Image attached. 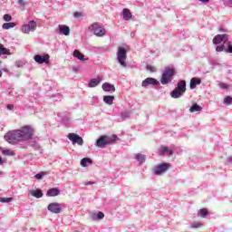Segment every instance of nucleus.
<instances>
[{"label": "nucleus", "instance_id": "obj_11", "mask_svg": "<svg viewBox=\"0 0 232 232\" xmlns=\"http://www.w3.org/2000/svg\"><path fill=\"white\" fill-rule=\"evenodd\" d=\"M47 209L51 211V213H54L55 215H59L61 213V204L57 202H53L48 205Z\"/></svg>", "mask_w": 232, "mask_h": 232}, {"label": "nucleus", "instance_id": "obj_32", "mask_svg": "<svg viewBox=\"0 0 232 232\" xmlns=\"http://www.w3.org/2000/svg\"><path fill=\"white\" fill-rule=\"evenodd\" d=\"M160 151L162 155H166V153H169V155H173V150H168V147L166 146H161Z\"/></svg>", "mask_w": 232, "mask_h": 232}, {"label": "nucleus", "instance_id": "obj_5", "mask_svg": "<svg viewBox=\"0 0 232 232\" xmlns=\"http://www.w3.org/2000/svg\"><path fill=\"white\" fill-rule=\"evenodd\" d=\"M127 53H128V51H126V48L124 47L118 48L117 59L121 66H126V59L128 57Z\"/></svg>", "mask_w": 232, "mask_h": 232}, {"label": "nucleus", "instance_id": "obj_45", "mask_svg": "<svg viewBox=\"0 0 232 232\" xmlns=\"http://www.w3.org/2000/svg\"><path fill=\"white\" fill-rule=\"evenodd\" d=\"M92 184H95V182L88 181L84 184V186H92Z\"/></svg>", "mask_w": 232, "mask_h": 232}, {"label": "nucleus", "instance_id": "obj_53", "mask_svg": "<svg viewBox=\"0 0 232 232\" xmlns=\"http://www.w3.org/2000/svg\"><path fill=\"white\" fill-rule=\"evenodd\" d=\"M0 64H1V61H0Z\"/></svg>", "mask_w": 232, "mask_h": 232}, {"label": "nucleus", "instance_id": "obj_26", "mask_svg": "<svg viewBox=\"0 0 232 232\" xmlns=\"http://www.w3.org/2000/svg\"><path fill=\"white\" fill-rule=\"evenodd\" d=\"M30 193L35 198H41L43 197V191L41 189L32 190Z\"/></svg>", "mask_w": 232, "mask_h": 232}, {"label": "nucleus", "instance_id": "obj_20", "mask_svg": "<svg viewBox=\"0 0 232 232\" xmlns=\"http://www.w3.org/2000/svg\"><path fill=\"white\" fill-rule=\"evenodd\" d=\"M2 154L5 155V157H15V152L12 150H5L1 149Z\"/></svg>", "mask_w": 232, "mask_h": 232}, {"label": "nucleus", "instance_id": "obj_27", "mask_svg": "<svg viewBox=\"0 0 232 232\" xmlns=\"http://www.w3.org/2000/svg\"><path fill=\"white\" fill-rule=\"evenodd\" d=\"M16 25H17V24H15V23H5V24H3L2 28L4 30H10V28H14Z\"/></svg>", "mask_w": 232, "mask_h": 232}, {"label": "nucleus", "instance_id": "obj_2", "mask_svg": "<svg viewBox=\"0 0 232 232\" xmlns=\"http://www.w3.org/2000/svg\"><path fill=\"white\" fill-rule=\"evenodd\" d=\"M115 142H117V135H102L96 140L95 146H97V148H106V146Z\"/></svg>", "mask_w": 232, "mask_h": 232}, {"label": "nucleus", "instance_id": "obj_1", "mask_svg": "<svg viewBox=\"0 0 232 232\" xmlns=\"http://www.w3.org/2000/svg\"><path fill=\"white\" fill-rule=\"evenodd\" d=\"M34 137V129L30 126H24L19 130H11L5 135V140L9 144H17L24 140H31Z\"/></svg>", "mask_w": 232, "mask_h": 232}, {"label": "nucleus", "instance_id": "obj_23", "mask_svg": "<svg viewBox=\"0 0 232 232\" xmlns=\"http://www.w3.org/2000/svg\"><path fill=\"white\" fill-rule=\"evenodd\" d=\"M135 159L140 164L146 162V156L144 154L138 153L135 155Z\"/></svg>", "mask_w": 232, "mask_h": 232}, {"label": "nucleus", "instance_id": "obj_10", "mask_svg": "<svg viewBox=\"0 0 232 232\" xmlns=\"http://www.w3.org/2000/svg\"><path fill=\"white\" fill-rule=\"evenodd\" d=\"M229 41V37L227 34H218L213 38V44H220V43H227Z\"/></svg>", "mask_w": 232, "mask_h": 232}, {"label": "nucleus", "instance_id": "obj_41", "mask_svg": "<svg viewBox=\"0 0 232 232\" xmlns=\"http://www.w3.org/2000/svg\"><path fill=\"white\" fill-rule=\"evenodd\" d=\"M147 70H149V72H155V67H153V66H151V65H148V66H147Z\"/></svg>", "mask_w": 232, "mask_h": 232}, {"label": "nucleus", "instance_id": "obj_4", "mask_svg": "<svg viewBox=\"0 0 232 232\" xmlns=\"http://www.w3.org/2000/svg\"><path fill=\"white\" fill-rule=\"evenodd\" d=\"M89 30L91 32H93L94 35H96L97 37H102L106 34V30L101 27L98 23L92 24L89 26Z\"/></svg>", "mask_w": 232, "mask_h": 232}, {"label": "nucleus", "instance_id": "obj_34", "mask_svg": "<svg viewBox=\"0 0 232 232\" xmlns=\"http://www.w3.org/2000/svg\"><path fill=\"white\" fill-rule=\"evenodd\" d=\"M14 200V198H0V202H2L3 204L6 203H10Z\"/></svg>", "mask_w": 232, "mask_h": 232}, {"label": "nucleus", "instance_id": "obj_16", "mask_svg": "<svg viewBox=\"0 0 232 232\" xmlns=\"http://www.w3.org/2000/svg\"><path fill=\"white\" fill-rule=\"evenodd\" d=\"M102 88L103 92H115V86L110 82H104Z\"/></svg>", "mask_w": 232, "mask_h": 232}, {"label": "nucleus", "instance_id": "obj_18", "mask_svg": "<svg viewBox=\"0 0 232 232\" xmlns=\"http://www.w3.org/2000/svg\"><path fill=\"white\" fill-rule=\"evenodd\" d=\"M200 82H202L200 81V79H198V78H192L190 80V84H189L190 90H195V88H197V85L200 84Z\"/></svg>", "mask_w": 232, "mask_h": 232}, {"label": "nucleus", "instance_id": "obj_17", "mask_svg": "<svg viewBox=\"0 0 232 232\" xmlns=\"http://www.w3.org/2000/svg\"><path fill=\"white\" fill-rule=\"evenodd\" d=\"M170 95L172 99H179V97H182L184 95V92H182V91L178 90L176 88L171 92Z\"/></svg>", "mask_w": 232, "mask_h": 232}, {"label": "nucleus", "instance_id": "obj_14", "mask_svg": "<svg viewBox=\"0 0 232 232\" xmlns=\"http://www.w3.org/2000/svg\"><path fill=\"white\" fill-rule=\"evenodd\" d=\"M58 195H61V190L57 188H53L47 190V197H57Z\"/></svg>", "mask_w": 232, "mask_h": 232}, {"label": "nucleus", "instance_id": "obj_9", "mask_svg": "<svg viewBox=\"0 0 232 232\" xmlns=\"http://www.w3.org/2000/svg\"><path fill=\"white\" fill-rule=\"evenodd\" d=\"M37 28V23L35 21H30L28 24H24L22 26L23 34H30V32H34Z\"/></svg>", "mask_w": 232, "mask_h": 232}, {"label": "nucleus", "instance_id": "obj_3", "mask_svg": "<svg viewBox=\"0 0 232 232\" xmlns=\"http://www.w3.org/2000/svg\"><path fill=\"white\" fill-rule=\"evenodd\" d=\"M173 75H175V68L166 67L160 79L161 84H169L173 81Z\"/></svg>", "mask_w": 232, "mask_h": 232}, {"label": "nucleus", "instance_id": "obj_36", "mask_svg": "<svg viewBox=\"0 0 232 232\" xmlns=\"http://www.w3.org/2000/svg\"><path fill=\"white\" fill-rule=\"evenodd\" d=\"M225 104H232V98H231V96H227L225 98Z\"/></svg>", "mask_w": 232, "mask_h": 232}, {"label": "nucleus", "instance_id": "obj_48", "mask_svg": "<svg viewBox=\"0 0 232 232\" xmlns=\"http://www.w3.org/2000/svg\"><path fill=\"white\" fill-rule=\"evenodd\" d=\"M200 1L201 3H209V0H198Z\"/></svg>", "mask_w": 232, "mask_h": 232}, {"label": "nucleus", "instance_id": "obj_8", "mask_svg": "<svg viewBox=\"0 0 232 232\" xmlns=\"http://www.w3.org/2000/svg\"><path fill=\"white\" fill-rule=\"evenodd\" d=\"M35 63L38 64H50V55L49 54H44V55H39L36 54L34 57Z\"/></svg>", "mask_w": 232, "mask_h": 232}, {"label": "nucleus", "instance_id": "obj_7", "mask_svg": "<svg viewBox=\"0 0 232 232\" xmlns=\"http://www.w3.org/2000/svg\"><path fill=\"white\" fill-rule=\"evenodd\" d=\"M171 168V165L169 163H161L159 164L155 169H154V175H162V173H166L168 169Z\"/></svg>", "mask_w": 232, "mask_h": 232}, {"label": "nucleus", "instance_id": "obj_46", "mask_svg": "<svg viewBox=\"0 0 232 232\" xmlns=\"http://www.w3.org/2000/svg\"><path fill=\"white\" fill-rule=\"evenodd\" d=\"M7 110H14V105L12 104L7 105Z\"/></svg>", "mask_w": 232, "mask_h": 232}, {"label": "nucleus", "instance_id": "obj_42", "mask_svg": "<svg viewBox=\"0 0 232 232\" xmlns=\"http://www.w3.org/2000/svg\"><path fill=\"white\" fill-rule=\"evenodd\" d=\"M220 88H223V90H227V88H229V86L226 83H221Z\"/></svg>", "mask_w": 232, "mask_h": 232}, {"label": "nucleus", "instance_id": "obj_12", "mask_svg": "<svg viewBox=\"0 0 232 232\" xmlns=\"http://www.w3.org/2000/svg\"><path fill=\"white\" fill-rule=\"evenodd\" d=\"M150 84L155 86L159 84V82L155 78H147L142 82L141 86H143V88H148Z\"/></svg>", "mask_w": 232, "mask_h": 232}, {"label": "nucleus", "instance_id": "obj_13", "mask_svg": "<svg viewBox=\"0 0 232 232\" xmlns=\"http://www.w3.org/2000/svg\"><path fill=\"white\" fill-rule=\"evenodd\" d=\"M58 29L60 34H63V35H70V27L68 25L60 24Z\"/></svg>", "mask_w": 232, "mask_h": 232}, {"label": "nucleus", "instance_id": "obj_33", "mask_svg": "<svg viewBox=\"0 0 232 232\" xmlns=\"http://www.w3.org/2000/svg\"><path fill=\"white\" fill-rule=\"evenodd\" d=\"M48 172L46 171H41L40 173L36 174L34 176V179H36V180H41V179H43V177H45V175H47Z\"/></svg>", "mask_w": 232, "mask_h": 232}, {"label": "nucleus", "instance_id": "obj_21", "mask_svg": "<svg viewBox=\"0 0 232 232\" xmlns=\"http://www.w3.org/2000/svg\"><path fill=\"white\" fill-rule=\"evenodd\" d=\"M113 101H115L114 96L106 95L103 97V102H105V104H109L110 106H111V104H113Z\"/></svg>", "mask_w": 232, "mask_h": 232}, {"label": "nucleus", "instance_id": "obj_25", "mask_svg": "<svg viewBox=\"0 0 232 232\" xmlns=\"http://www.w3.org/2000/svg\"><path fill=\"white\" fill-rule=\"evenodd\" d=\"M189 111L190 113H195V111H202V107L195 103L190 107Z\"/></svg>", "mask_w": 232, "mask_h": 232}, {"label": "nucleus", "instance_id": "obj_43", "mask_svg": "<svg viewBox=\"0 0 232 232\" xmlns=\"http://www.w3.org/2000/svg\"><path fill=\"white\" fill-rule=\"evenodd\" d=\"M227 53H232V45L228 44V48L227 50Z\"/></svg>", "mask_w": 232, "mask_h": 232}, {"label": "nucleus", "instance_id": "obj_49", "mask_svg": "<svg viewBox=\"0 0 232 232\" xmlns=\"http://www.w3.org/2000/svg\"><path fill=\"white\" fill-rule=\"evenodd\" d=\"M227 161L232 163V156H230V157L227 159Z\"/></svg>", "mask_w": 232, "mask_h": 232}, {"label": "nucleus", "instance_id": "obj_47", "mask_svg": "<svg viewBox=\"0 0 232 232\" xmlns=\"http://www.w3.org/2000/svg\"><path fill=\"white\" fill-rule=\"evenodd\" d=\"M3 164H5V161L3 160V158L0 157V166H3Z\"/></svg>", "mask_w": 232, "mask_h": 232}, {"label": "nucleus", "instance_id": "obj_31", "mask_svg": "<svg viewBox=\"0 0 232 232\" xmlns=\"http://www.w3.org/2000/svg\"><path fill=\"white\" fill-rule=\"evenodd\" d=\"M198 214L199 215V217H202L204 218L205 217H208V215H209V212L208 211V208H202L198 211Z\"/></svg>", "mask_w": 232, "mask_h": 232}, {"label": "nucleus", "instance_id": "obj_29", "mask_svg": "<svg viewBox=\"0 0 232 232\" xmlns=\"http://www.w3.org/2000/svg\"><path fill=\"white\" fill-rule=\"evenodd\" d=\"M87 164H92V160L90 158H83L81 160V166H82V168H87Z\"/></svg>", "mask_w": 232, "mask_h": 232}, {"label": "nucleus", "instance_id": "obj_40", "mask_svg": "<svg viewBox=\"0 0 232 232\" xmlns=\"http://www.w3.org/2000/svg\"><path fill=\"white\" fill-rule=\"evenodd\" d=\"M200 226H202V224L200 223H195L191 225V227H193L194 229H197V227H200Z\"/></svg>", "mask_w": 232, "mask_h": 232}, {"label": "nucleus", "instance_id": "obj_15", "mask_svg": "<svg viewBox=\"0 0 232 232\" xmlns=\"http://www.w3.org/2000/svg\"><path fill=\"white\" fill-rule=\"evenodd\" d=\"M122 15H123L124 21H130V19L133 17V14H131V11H130V9L128 8H124L122 10Z\"/></svg>", "mask_w": 232, "mask_h": 232}, {"label": "nucleus", "instance_id": "obj_44", "mask_svg": "<svg viewBox=\"0 0 232 232\" xmlns=\"http://www.w3.org/2000/svg\"><path fill=\"white\" fill-rule=\"evenodd\" d=\"M121 117H123V118L130 117V113L129 112H123V113H121Z\"/></svg>", "mask_w": 232, "mask_h": 232}, {"label": "nucleus", "instance_id": "obj_30", "mask_svg": "<svg viewBox=\"0 0 232 232\" xmlns=\"http://www.w3.org/2000/svg\"><path fill=\"white\" fill-rule=\"evenodd\" d=\"M92 218L95 220H102L104 218V213L99 211L97 214H92Z\"/></svg>", "mask_w": 232, "mask_h": 232}, {"label": "nucleus", "instance_id": "obj_37", "mask_svg": "<svg viewBox=\"0 0 232 232\" xmlns=\"http://www.w3.org/2000/svg\"><path fill=\"white\" fill-rule=\"evenodd\" d=\"M73 16L75 17V19H79V17H82V13L81 12H75L73 14Z\"/></svg>", "mask_w": 232, "mask_h": 232}, {"label": "nucleus", "instance_id": "obj_24", "mask_svg": "<svg viewBox=\"0 0 232 232\" xmlns=\"http://www.w3.org/2000/svg\"><path fill=\"white\" fill-rule=\"evenodd\" d=\"M1 55H10V49H6L3 44H0V56Z\"/></svg>", "mask_w": 232, "mask_h": 232}, {"label": "nucleus", "instance_id": "obj_35", "mask_svg": "<svg viewBox=\"0 0 232 232\" xmlns=\"http://www.w3.org/2000/svg\"><path fill=\"white\" fill-rule=\"evenodd\" d=\"M4 21H5L6 23H10V21H12V15H10L9 14H5Z\"/></svg>", "mask_w": 232, "mask_h": 232}, {"label": "nucleus", "instance_id": "obj_51", "mask_svg": "<svg viewBox=\"0 0 232 232\" xmlns=\"http://www.w3.org/2000/svg\"><path fill=\"white\" fill-rule=\"evenodd\" d=\"M219 32H224V29H222V28H221V29H219Z\"/></svg>", "mask_w": 232, "mask_h": 232}, {"label": "nucleus", "instance_id": "obj_19", "mask_svg": "<svg viewBox=\"0 0 232 232\" xmlns=\"http://www.w3.org/2000/svg\"><path fill=\"white\" fill-rule=\"evenodd\" d=\"M176 89L179 90L183 93H186V81L181 80L178 82Z\"/></svg>", "mask_w": 232, "mask_h": 232}, {"label": "nucleus", "instance_id": "obj_38", "mask_svg": "<svg viewBox=\"0 0 232 232\" xmlns=\"http://www.w3.org/2000/svg\"><path fill=\"white\" fill-rule=\"evenodd\" d=\"M17 3H18V5H20V6H25L26 5V2H24V0H18Z\"/></svg>", "mask_w": 232, "mask_h": 232}, {"label": "nucleus", "instance_id": "obj_28", "mask_svg": "<svg viewBox=\"0 0 232 232\" xmlns=\"http://www.w3.org/2000/svg\"><path fill=\"white\" fill-rule=\"evenodd\" d=\"M101 83V80L92 79L89 82V88H95V86H99Z\"/></svg>", "mask_w": 232, "mask_h": 232}, {"label": "nucleus", "instance_id": "obj_22", "mask_svg": "<svg viewBox=\"0 0 232 232\" xmlns=\"http://www.w3.org/2000/svg\"><path fill=\"white\" fill-rule=\"evenodd\" d=\"M73 57H76V59H79V61H86V59H84V54H82V53H81L79 50H74Z\"/></svg>", "mask_w": 232, "mask_h": 232}, {"label": "nucleus", "instance_id": "obj_39", "mask_svg": "<svg viewBox=\"0 0 232 232\" xmlns=\"http://www.w3.org/2000/svg\"><path fill=\"white\" fill-rule=\"evenodd\" d=\"M216 52H224V45L217 46Z\"/></svg>", "mask_w": 232, "mask_h": 232}, {"label": "nucleus", "instance_id": "obj_50", "mask_svg": "<svg viewBox=\"0 0 232 232\" xmlns=\"http://www.w3.org/2000/svg\"><path fill=\"white\" fill-rule=\"evenodd\" d=\"M0 77H3V72L0 71Z\"/></svg>", "mask_w": 232, "mask_h": 232}, {"label": "nucleus", "instance_id": "obj_6", "mask_svg": "<svg viewBox=\"0 0 232 232\" xmlns=\"http://www.w3.org/2000/svg\"><path fill=\"white\" fill-rule=\"evenodd\" d=\"M67 138L73 145L78 144V146H82V144H84V140H82V137L76 133H69Z\"/></svg>", "mask_w": 232, "mask_h": 232}, {"label": "nucleus", "instance_id": "obj_52", "mask_svg": "<svg viewBox=\"0 0 232 232\" xmlns=\"http://www.w3.org/2000/svg\"><path fill=\"white\" fill-rule=\"evenodd\" d=\"M0 175H3V172H0Z\"/></svg>", "mask_w": 232, "mask_h": 232}]
</instances>
